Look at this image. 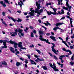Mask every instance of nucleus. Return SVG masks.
I'll return each mask as SVG.
<instances>
[{"label":"nucleus","mask_w":74,"mask_h":74,"mask_svg":"<svg viewBox=\"0 0 74 74\" xmlns=\"http://www.w3.org/2000/svg\"><path fill=\"white\" fill-rule=\"evenodd\" d=\"M49 65L55 71H59V69H56V66H55V63H53V65H52V64L51 63H49Z\"/></svg>","instance_id":"nucleus-1"},{"label":"nucleus","mask_w":74,"mask_h":74,"mask_svg":"<svg viewBox=\"0 0 74 74\" xmlns=\"http://www.w3.org/2000/svg\"><path fill=\"white\" fill-rule=\"evenodd\" d=\"M23 31V30L21 29H19L18 30L17 29H16L15 30V32H18V33H20L22 36H24V33H22Z\"/></svg>","instance_id":"nucleus-2"},{"label":"nucleus","mask_w":74,"mask_h":74,"mask_svg":"<svg viewBox=\"0 0 74 74\" xmlns=\"http://www.w3.org/2000/svg\"><path fill=\"white\" fill-rule=\"evenodd\" d=\"M40 38H39V39H40V40H41V41H45L46 43H48L49 44H51V43L48 42V40L47 39V40H46L45 39L43 38L42 36H41V35H40Z\"/></svg>","instance_id":"nucleus-3"},{"label":"nucleus","mask_w":74,"mask_h":74,"mask_svg":"<svg viewBox=\"0 0 74 74\" xmlns=\"http://www.w3.org/2000/svg\"><path fill=\"white\" fill-rule=\"evenodd\" d=\"M51 44L53 45L51 47L52 51H53L55 54H56V55H58V53H56V51L55 50V49H54V47H55V44L52 43Z\"/></svg>","instance_id":"nucleus-4"},{"label":"nucleus","mask_w":74,"mask_h":74,"mask_svg":"<svg viewBox=\"0 0 74 74\" xmlns=\"http://www.w3.org/2000/svg\"><path fill=\"white\" fill-rule=\"evenodd\" d=\"M47 14H48V15H51V14H53V15H56V11H54V13L51 11H50V12H48L47 11Z\"/></svg>","instance_id":"nucleus-5"},{"label":"nucleus","mask_w":74,"mask_h":74,"mask_svg":"<svg viewBox=\"0 0 74 74\" xmlns=\"http://www.w3.org/2000/svg\"><path fill=\"white\" fill-rule=\"evenodd\" d=\"M18 47L21 48V49H26V48L23 47H22V42H19L18 44Z\"/></svg>","instance_id":"nucleus-6"},{"label":"nucleus","mask_w":74,"mask_h":74,"mask_svg":"<svg viewBox=\"0 0 74 74\" xmlns=\"http://www.w3.org/2000/svg\"><path fill=\"white\" fill-rule=\"evenodd\" d=\"M9 42H10V44H14V48H18L17 46H16V45H18L17 43H16L15 42H14L12 40H10V41Z\"/></svg>","instance_id":"nucleus-7"},{"label":"nucleus","mask_w":74,"mask_h":74,"mask_svg":"<svg viewBox=\"0 0 74 74\" xmlns=\"http://www.w3.org/2000/svg\"><path fill=\"white\" fill-rule=\"evenodd\" d=\"M58 38L59 39H60L61 40H62L63 43L64 44H65V45H66V46L67 47H68V48H69V45H67V44L66 43V41H64L63 40V39H62V37H59Z\"/></svg>","instance_id":"nucleus-8"},{"label":"nucleus","mask_w":74,"mask_h":74,"mask_svg":"<svg viewBox=\"0 0 74 74\" xmlns=\"http://www.w3.org/2000/svg\"><path fill=\"white\" fill-rule=\"evenodd\" d=\"M63 24H64V23H57L56 24V26H57V27H58L59 26L62 25Z\"/></svg>","instance_id":"nucleus-9"},{"label":"nucleus","mask_w":74,"mask_h":74,"mask_svg":"<svg viewBox=\"0 0 74 74\" xmlns=\"http://www.w3.org/2000/svg\"><path fill=\"white\" fill-rule=\"evenodd\" d=\"M18 34V33L16 32H13L12 33L11 36L12 37H14Z\"/></svg>","instance_id":"nucleus-10"},{"label":"nucleus","mask_w":74,"mask_h":74,"mask_svg":"<svg viewBox=\"0 0 74 74\" xmlns=\"http://www.w3.org/2000/svg\"><path fill=\"white\" fill-rule=\"evenodd\" d=\"M58 29L60 30V32H62L63 31L62 29L60 28H54L53 29V30L55 31V32H56V30H58Z\"/></svg>","instance_id":"nucleus-11"},{"label":"nucleus","mask_w":74,"mask_h":74,"mask_svg":"<svg viewBox=\"0 0 74 74\" xmlns=\"http://www.w3.org/2000/svg\"><path fill=\"white\" fill-rule=\"evenodd\" d=\"M50 38L51 39V40L54 41H56V40L55 39V37H54V36H51Z\"/></svg>","instance_id":"nucleus-12"},{"label":"nucleus","mask_w":74,"mask_h":74,"mask_svg":"<svg viewBox=\"0 0 74 74\" xmlns=\"http://www.w3.org/2000/svg\"><path fill=\"white\" fill-rule=\"evenodd\" d=\"M3 45L4 46H2L1 47V48H7V45L6 44V43H4V42H3Z\"/></svg>","instance_id":"nucleus-13"},{"label":"nucleus","mask_w":74,"mask_h":74,"mask_svg":"<svg viewBox=\"0 0 74 74\" xmlns=\"http://www.w3.org/2000/svg\"><path fill=\"white\" fill-rule=\"evenodd\" d=\"M8 18H9V19H11V18L12 20L13 21V22H14L16 21V20L14 19V18H12V17H10L8 16Z\"/></svg>","instance_id":"nucleus-14"},{"label":"nucleus","mask_w":74,"mask_h":74,"mask_svg":"<svg viewBox=\"0 0 74 74\" xmlns=\"http://www.w3.org/2000/svg\"><path fill=\"white\" fill-rule=\"evenodd\" d=\"M7 42H8V41L6 40H0V43H3V42H4V43H6Z\"/></svg>","instance_id":"nucleus-15"},{"label":"nucleus","mask_w":74,"mask_h":74,"mask_svg":"<svg viewBox=\"0 0 74 74\" xmlns=\"http://www.w3.org/2000/svg\"><path fill=\"white\" fill-rule=\"evenodd\" d=\"M30 62H31V63L32 64H35V65H36V63L33 60H32L31 59L30 60Z\"/></svg>","instance_id":"nucleus-16"},{"label":"nucleus","mask_w":74,"mask_h":74,"mask_svg":"<svg viewBox=\"0 0 74 74\" xmlns=\"http://www.w3.org/2000/svg\"><path fill=\"white\" fill-rule=\"evenodd\" d=\"M37 8H36V11H39V10L40 9V5H39V6H37Z\"/></svg>","instance_id":"nucleus-17"},{"label":"nucleus","mask_w":74,"mask_h":74,"mask_svg":"<svg viewBox=\"0 0 74 74\" xmlns=\"http://www.w3.org/2000/svg\"><path fill=\"white\" fill-rule=\"evenodd\" d=\"M44 31H41L40 30L39 31V34L40 35V34H44Z\"/></svg>","instance_id":"nucleus-18"},{"label":"nucleus","mask_w":74,"mask_h":74,"mask_svg":"<svg viewBox=\"0 0 74 74\" xmlns=\"http://www.w3.org/2000/svg\"><path fill=\"white\" fill-rule=\"evenodd\" d=\"M10 51L12 52H13V53H14L15 51L14 50V49L12 47H10Z\"/></svg>","instance_id":"nucleus-19"},{"label":"nucleus","mask_w":74,"mask_h":74,"mask_svg":"<svg viewBox=\"0 0 74 74\" xmlns=\"http://www.w3.org/2000/svg\"><path fill=\"white\" fill-rule=\"evenodd\" d=\"M2 64L5 66H7V63L5 61L2 62Z\"/></svg>","instance_id":"nucleus-20"},{"label":"nucleus","mask_w":74,"mask_h":74,"mask_svg":"<svg viewBox=\"0 0 74 74\" xmlns=\"http://www.w3.org/2000/svg\"><path fill=\"white\" fill-rule=\"evenodd\" d=\"M65 56L64 55L60 56V58H59V59L60 60H62V58H63L65 57Z\"/></svg>","instance_id":"nucleus-21"},{"label":"nucleus","mask_w":74,"mask_h":74,"mask_svg":"<svg viewBox=\"0 0 74 74\" xmlns=\"http://www.w3.org/2000/svg\"><path fill=\"white\" fill-rule=\"evenodd\" d=\"M42 68H43L44 70H48V68L45 66H42Z\"/></svg>","instance_id":"nucleus-22"},{"label":"nucleus","mask_w":74,"mask_h":74,"mask_svg":"<svg viewBox=\"0 0 74 74\" xmlns=\"http://www.w3.org/2000/svg\"><path fill=\"white\" fill-rule=\"evenodd\" d=\"M4 1L6 3H7L8 4H10V2H9V1H8V0H4Z\"/></svg>","instance_id":"nucleus-23"},{"label":"nucleus","mask_w":74,"mask_h":74,"mask_svg":"<svg viewBox=\"0 0 74 74\" xmlns=\"http://www.w3.org/2000/svg\"><path fill=\"white\" fill-rule=\"evenodd\" d=\"M37 59V60H39V61H44V60L43 59H41L40 58H38Z\"/></svg>","instance_id":"nucleus-24"},{"label":"nucleus","mask_w":74,"mask_h":74,"mask_svg":"<svg viewBox=\"0 0 74 74\" xmlns=\"http://www.w3.org/2000/svg\"><path fill=\"white\" fill-rule=\"evenodd\" d=\"M31 13H32V14ZM29 14L31 16H34V13H31V12H29Z\"/></svg>","instance_id":"nucleus-25"},{"label":"nucleus","mask_w":74,"mask_h":74,"mask_svg":"<svg viewBox=\"0 0 74 74\" xmlns=\"http://www.w3.org/2000/svg\"><path fill=\"white\" fill-rule=\"evenodd\" d=\"M2 23H3V24H4V25H5V26H7V24L5 23V21H2Z\"/></svg>","instance_id":"nucleus-26"},{"label":"nucleus","mask_w":74,"mask_h":74,"mask_svg":"<svg viewBox=\"0 0 74 74\" xmlns=\"http://www.w3.org/2000/svg\"><path fill=\"white\" fill-rule=\"evenodd\" d=\"M36 51H37V52L38 53V54L40 55V53H41V51L40 50L38 49H36Z\"/></svg>","instance_id":"nucleus-27"},{"label":"nucleus","mask_w":74,"mask_h":74,"mask_svg":"<svg viewBox=\"0 0 74 74\" xmlns=\"http://www.w3.org/2000/svg\"><path fill=\"white\" fill-rule=\"evenodd\" d=\"M65 51L66 52H69L70 55H71V51H70V50H66Z\"/></svg>","instance_id":"nucleus-28"},{"label":"nucleus","mask_w":74,"mask_h":74,"mask_svg":"<svg viewBox=\"0 0 74 74\" xmlns=\"http://www.w3.org/2000/svg\"><path fill=\"white\" fill-rule=\"evenodd\" d=\"M15 51H16V53H18V54H19V51H18L17 49H15Z\"/></svg>","instance_id":"nucleus-29"},{"label":"nucleus","mask_w":74,"mask_h":74,"mask_svg":"<svg viewBox=\"0 0 74 74\" xmlns=\"http://www.w3.org/2000/svg\"><path fill=\"white\" fill-rule=\"evenodd\" d=\"M53 58L54 59H55V60H58V58H57V57H56V56H54Z\"/></svg>","instance_id":"nucleus-30"},{"label":"nucleus","mask_w":74,"mask_h":74,"mask_svg":"<svg viewBox=\"0 0 74 74\" xmlns=\"http://www.w3.org/2000/svg\"><path fill=\"white\" fill-rule=\"evenodd\" d=\"M17 22H21L22 21V19H21L19 18H18V20H17Z\"/></svg>","instance_id":"nucleus-31"},{"label":"nucleus","mask_w":74,"mask_h":74,"mask_svg":"<svg viewBox=\"0 0 74 74\" xmlns=\"http://www.w3.org/2000/svg\"><path fill=\"white\" fill-rule=\"evenodd\" d=\"M31 37H34V34H33V32H31Z\"/></svg>","instance_id":"nucleus-32"},{"label":"nucleus","mask_w":74,"mask_h":74,"mask_svg":"<svg viewBox=\"0 0 74 74\" xmlns=\"http://www.w3.org/2000/svg\"><path fill=\"white\" fill-rule=\"evenodd\" d=\"M20 65H21V64L19 62H17L16 63V65L17 66H20Z\"/></svg>","instance_id":"nucleus-33"},{"label":"nucleus","mask_w":74,"mask_h":74,"mask_svg":"<svg viewBox=\"0 0 74 74\" xmlns=\"http://www.w3.org/2000/svg\"><path fill=\"white\" fill-rule=\"evenodd\" d=\"M70 63L71 66H73V64H74V62H70Z\"/></svg>","instance_id":"nucleus-34"},{"label":"nucleus","mask_w":74,"mask_h":74,"mask_svg":"<svg viewBox=\"0 0 74 74\" xmlns=\"http://www.w3.org/2000/svg\"><path fill=\"white\" fill-rule=\"evenodd\" d=\"M61 14H64V10L62 9L61 10Z\"/></svg>","instance_id":"nucleus-35"},{"label":"nucleus","mask_w":74,"mask_h":74,"mask_svg":"<svg viewBox=\"0 0 74 74\" xmlns=\"http://www.w3.org/2000/svg\"><path fill=\"white\" fill-rule=\"evenodd\" d=\"M2 15H3V16H5V12H2Z\"/></svg>","instance_id":"nucleus-36"},{"label":"nucleus","mask_w":74,"mask_h":74,"mask_svg":"<svg viewBox=\"0 0 74 74\" xmlns=\"http://www.w3.org/2000/svg\"><path fill=\"white\" fill-rule=\"evenodd\" d=\"M66 5L67 7L69 6V4H68V2H67V1L66 2Z\"/></svg>","instance_id":"nucleus-37"},{"label":"nucleus","mask_w":74,"mask_h":74,"mask_svg":"<svg viewBox=\"0 0 74 74\" xmlns=\"http://www.w3.org/2000/svg\"><path fill=\"white\" fill-rule=\"evenodd\" d=\"M46 22L48 24V25H49V26H51V24L49 23L48 22V21H47Z\"/></svg>","instance_id":"nucleus-38"},{"label":"nucleus","mask_w":74,"mask_h":74,"mask_svg":"<svg viewBox=\"0 0 74 74\" xmlns=\"http://www.w3.org/2000/svg\"><path fill=\"white\" fill-rule=\"evenodd\" d=\"M69 8V10H71V8L72 6H70V5H69V6H67Z\"/></svg>","instance_id":"nucleus-39"},{"label":"nucleus","mask_w":74,"mask_h":74,"mask_svg":"<svg viewBox=\"0 0 74 74\" xmlns=\"http://www.w3.org/2000/svg\"><path fill=\"white\" fill-rule=\"evenodd\" d=\"M25 63L26 64H27V63H28V60H25Z\"/></svg>","instance_id":"nucleus-40"},{"label":"nucleus","mask_w":74,"mask_h":74,"mask_svg":"<svg viewBox=\"0 0 74 74\" xmlns=\"http://www.w3.org/2000/svg\"><path fill=\"white\" fill-rule=\"evenodd\" d=\"M2 5L3 6V7H6V5H5V3H3V4Z\"/></svg>","instance_id":"nucleus-41"},{"label":"nucleus","mask_w":74,"mask_h":74,"mask_svg":"<svg viewBox=\"0 0 74 74\" xmlns=\"http://www.w3.org/2000/svg\"><path fill=\"white\" fill-rule=\"evenodd\" d=\"M27 56L29 58V59H30V56L29 54H27Z\"/></svg>","instance_id":"nucleus-42"},{"label":"nucleus","mask_w":74,"mask_h":74,"mask_svg":"<svg viewBox=\"0 0 74 74\" xmlns=\"http://www.w3.org/2000/svg\"><path fill=\"white\" fill-rule=\"evenodd\" d=\"M36 6H38L39 5H40V4H38V2H37L36 3Z\"/></svg>","instance_id":"nucleus-43"},{"label":"nucleus","mask_w":74,"mask_h":74,"mask_svg":"<svg viewBox=\"0 0 74 74\" xmlns=\"http://www.w3.org/2000/svg\"><path fill=\"white\" fill-rule=\"evenodd\" d=\"M74 57V55H73V56L71 58V59L72 60H73V59Z\"/></svg>","instance_id":"nucleus-44"},{"label":"nucleus","mask_w":74,"mask_h":74,"mask_svg":"<svg viewBox=\"0 0 74 74\" xmlns=\"http://www.w3.org/2000/svg\"><path fill=\"white\" fill-rule=\"evenodd\" d=\"M47 18V16H44L41 19H44V18Z\"/></svg>","instance_id":"nucleus-45"},{"label":"nucleus","mask_w":74,"mask_h":74,"mask_svg":"<svg viewBox=\"0 0 74 74\" xmlns=\"http://www.w3.org/2000/svg\"><path fill=\"white\" fill-rule=\"evenodd\" d=\"M53 10L54 11H56L57 10L56 9H55V8H53Z\"/></svg>","instance_id":"nucleus-46"},{"label":"nucleus","mask_w":74,"mask_h":74,"mask_svg":"<svg viewBox=\"0 0 74 74\" xmlns=\"http://www.w3.org/2000/svg\"><path fill=\"white\" fill-rule=\"evenodd\" d=\"M43 11V9H41L40 10V13H41V12H42Z\"/></svg>","instance_id":"nucleus-47"},{"label":"nucleus","mask_w":74,"mask_h":74,"mask_svg":"<svg viewBox=\"0 0 74 74\" xmlns=\"http://www.w3.org/2000/svg\"><path fill=\"white\" fill-rule=\"evenodd\" d=\"M58 14H60V15H62V13H61V12L58 11Z\"/></svg>","instance_id":"nucleus-48"},{"label":"nucleus","mask_w":74,"mask_h":74,"mask_svg":"<svg viewBox=\"0 0 74 74\" xmlns=\"http://www.w3.org/2000/svg\"><path fill=\"white\" fill-rule=\"evenodd\" d=\"M0 4H2V5H3V1H1L0 2Z\"/></svg>","instance_id":"nucleus-49"},{"label":"nucleus","mask_w":74,"mask_h":74,"mask_svg":"<svg viewBox=\"0 0 74 74\" xmlns=\"http://www.w3.org/2000/svg\"><path fill=\"white\" fill-rule=\"evenodd\" d=\"M29 47H30L31 48H32V47H34V45H32L31 46L30 45L29 46Z\"/></svg>","instance_id":"nucleus-50"},{"label":"nucleus","mask_w":74,"mask_h":74,"mask_svg":"<svg viewBox=\"0 0 74 74\" xmlns=\"http://www.w3.org/2000/svg\"><path fill=\"white\" fill-rule=\"evenodd\" d=\"M24 14L25 15H27V12H24Z\"/></svg>","instance_id":"nucleus-51"},{"label":"nucleus","mask_w":74,"mask_h":74,"mask_svg":"<svg viewBox=\"0 0 74 74\" xmlns=\"http://www.w3.org/2000/svg\"><path fill=\"white\" fill-rule=\"evenodd\" d=\"M49 55H50V56H51L52 57L53 56L52 55V54H51V53H49Z\"/></svg>","instance_id":"nucleus-52"},{"label":"nucleus","mask_w":74,"mask_h":74,"mask_svg":"<svg viewBox=\"0 0 74 74\" xmlns=\"http://www.w3.org/2000/svg\"><path fill=\"white\" fill-rule=\"evenodd\" d=\"M73 30H74V28H73V29H71V34H73Z\"/></svg>","instance_id":"nucleus-53"},{"label":"nucleus","mask_w":74,"mask_h":74,"mask_svg":"<svg viewBox=\"0 0 74 74\" xmlns=\"http://www.w3.org/2000/svg\"><path fill=\"white\" fill-rule=\"evenodd\" d=\"M67 14L69 16H70V13L69 12H68L67 13Z\"/></svg>","instance_id":"nucleus-54"},{"label":"nucleus","mask_w":74,"mask_h":74,"mask_svg":"<svg viewBox=\"0 0 74 74\" xmlns=\"http://www.w3.org/2000/svg\"><path fill=\"white\" fill-rule=\"evenodd\" d=\"M35 11L34 10H33L32 11H31V13H34L35 12Z\"/></svg>","instance_id":"nucleus-55"},{"label":"nucleus","mask_w":74,"mask_h":74,"mask_svg":"<svg viewBox=\"0 0 74 74\" xmlns=\"http://www.w3.org/2000/svg\"><path fill=\"white\" fill-rule=\"evenodd\" d=\"M38 22L40 23H41V20H39Z\"/></svg>","instance_id":"nucleus-56"},{"label":"nucleus","mask_w":74,"mask_h":74,"mask_svg":"<svg viewBox=\"0 0 74 74\" xmlns=\"http://www.w3.org/2000/svg\"><path fill=\"white\" fill-rule=\"evenodd\" d=\"M34 57L36 58H38V57L36 55H34Z\"/></svg>","instance_id":"nucleus-57"},{"label":"nucleus","mask_w":74,"mask_h":74,"mask_svg":"<svg viewBox=\"0 0 74 74\" xmlns=\"http://www.w3.org/2000/svg\"><path fill=\"white\" fill-rule=\"evenodd\" d=\"M33 33L34 34H36V31H35V30H34Z\"/></svg>","instance_id":"nucleus-58"},{"label":"nucleus","mask_w":74,"mask_h":74,"mask_svg":"<svg viewBox=\"0 0 74 74\" xmlns=\"http://www.w3.org/2000/svg\"><path fill=\"white\" fill-rule=\"evenodd\" d=\"M44 25H45V26H48V24L46 23H44Z\"/></svg>","instance_id":"nucleus-59"},{"label":"nucleus","mask_w":74,"mask_h":74,"mask_svg":"<svg viewBox=\"0 0 74 74\" xmlns=\"http://www.w3.org/2000/svg\"><path fill=\"white\" fill-rule=\"evenodd\" d=\"M70 48L71 49H73V48H74V47L73 46H70Z\"/></svg>","instance_id":"nucleus-60"},{"label":"nucleus","mask_w":74,"mask_h":74,"mask_svg":"<svg viewBox=\"0 0 74 74\" xmlns=\"http://www.w3.org/2000/svg\"><path fill=\"white\" fill-rule=\"evenodd\" d=\"M8 11H9V12H10V13H11V10H10V9H8Z\"/></svg>","instance_id":"nucleus-61"},{"label":"nucleus","mask_w":74,"mask_h":74,"mask_svg":"<svg viewBox=\"0 0 74 74\" xmlns=\"http://www.w3.org/2000/svg\"><path fill=\"white\" fill-rule=\"evenodd\" d=\"M62 50L63 51H66V49H65V48H63L62 49Z\"/></svg>","instance_id":"nucleus-62"},{"label":"nucleus","mask_w":74,"mask_h":74,"mask_svg":"<svg viewBox=\"0 0 74 74\" xmlns=\"http://www.w3.org/2000/svg\"><path fill=\"white\" fill-rule=\"evenodd\" d=\"M39 15H40V12H37V13Z\"/></svg>","instance_id":"nucleus-63"},{"label":"nucleus","mask_w":74,"mask_h":74,"mask_svg":"<svg viewBox=\"0 0 74 74\" xmlns=\"http://www.w3.org/2000/svg\"><path fill=\"white\" fill-rule=\"evenodd\" d=\"M17 12L18 13H21V12L20 11H17Z\"/></svg>","instance_id":"nucleus-64"}]
</instances>
